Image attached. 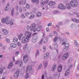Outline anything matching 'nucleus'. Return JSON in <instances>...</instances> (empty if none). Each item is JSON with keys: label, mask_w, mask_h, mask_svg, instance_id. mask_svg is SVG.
<instances>
[{"label": "nucleus", "mask_w": 79, "mask_h": 79, "mask_svg": "<svg viewBox=\"0 0 79 79\" xmlns=\"http://www.w3.org/2000/svg\"><path fill=\"white\" fill-rule=\"evenodd\" d=\"M19 65L20 67H21L23 66V60H21L20 61Z\"/></svg>", "instance_id": "obj_33"}, {"label": "nucleus", "mask_w": 79, "mask_h": 79, "mask_svg": "<svg viewBox=\"0 0 79 79\" xmlns=\"http://www.w3.org/2000/svg\"><path fill=\"white\" fill-rule=\"evenodd\" d=\"M52 25V23H49L48 25V26H51Z\"/></svg>", "instance_id": "obj_62"}, {"label": "nucleus", "mask_w": 79, "mask_h": 79, "mask_svg": "<svg viewBox=\"0 0 79 79\" xmlns=\"http://www.w3.org/2000/svg\"><path fill=\"white\" fill-rule=\"evenodd\" d=\"M69 56V54L67 52V53H65L64 54L63 56L62 57V59H63L64 60H65L68 58V56Z\"/></svg>", "instance_id": "obj_8"}, {"label": "nucleus", "mask_w": 79, "mask_h": 79, "mask_svg": "<svg viewBox=\"0 0 79 79\" xmlns=\"http://www.w3.org/2000/svg\"><path fill=\"white\" fill-rule=\"evenodd\" d=\"M63 41L62 42H64L65 44L67 42V40L66 39H63Z\"/></svg>", "instance_id": "obj_53"}, {"label": "nucleus", "mask_w": 79, "mask_h": 79, "mask_svg": "<svg viewBox=\"0 0 79 79\" xmlns=\"http://www.w3.org/2000/svg\"><path fill=\"white\" fill-rule=\"evenodd\" d=\"M1 21L2 23H6V24H9L10 22V18L7 16L5 18L2 19Z\"/></svg>", "instance_id": "obj_2"}, {"label": "nucleus", "mask_w": 79, "mask_h": 79, "mask_svg": "<svg viewBox=\"0 0 79 79\" xmlns=\"http://www.w3.org/2000/svg\"><path fill=\"white\" fill-rule=\"evenodd\" d=\"M2 31L3 32V35H7L8 34V33H9L8 31L5 29H3Z\"/></svg>", "instance_id": "obj_9"}, {"label": "nucleus", "mask_w": 79, "mask_h": 79, "mask_svg": "<svg viewBox=\"0 0 79 79\" xmlns=\"http://www.w3.org/2000/svg\"><path fill=\"white\" fill-rule=\"evenodd\" d=\"M29 75L28 73H26V76H25V78L26 79H27L28 77H29Z\"/></svg>", "instance_id": "obj_41"}, {"label": "nucleus", "mask_w": 79, "mask_h": 79, "mask_svg": "<svg viewBox=\"0 0 79 79\" xmlns=\"http://www.w3.org/2000/svg\"><path fill=\"white\" fill-rule=\"evenodd\" d=\"M70 72V70L69 69H67L65 72V76H67L69 74V72Z\"/></svg>", "instance_id": "obj_17"}, {"label": "nucleus", "mask_w": 79, "mask_h": 79, "mask_svg": "<svg viewBox=\"0 0 79 79\" xmlns=\"http://www.w3.org/2000/svg\"><path fill=\"white\" fill-rule=\"evenodd\" d=\"M41 2L42 3V4L43 5H45V0H41Z\"/></svg>", "instance_id": "obj_37"}, {"label": "nucleus", "mask_w": 79, "mask_h": 79, "mask_svg": "<svg viewBox=\"0 0 79 79\" xmlns=\"http://www.w3.org/2000/svg\"><path fill=\"white\" fill-rule=\"evenodd\" d=\"M58 8L60 9L61 10H64V9H65V6L62 4H60L58 5Z\"/></svg>", "instance_id": "obj_10"}, {"label": "nucleus", "mask_w": 79, "mask_h": 79, "mask_svg": "<svg viewBox=\"0 0 79 79\" xmlns=\"http://www.w3.org/2000/svg\"><path fill=\"white\" fill-rule=\"evenodd\" d=\"M29 72L30 73H32L33 72V69L32 67L30 69V70H29Z\"/></svg>", "instance_id": "obj_42"}, {"label": "nucleus", "mask_w": 79, "mask_h": 79, "mask_svg": "<svg viewBox=\"0 0 79 79\" xmlns=\"http://www.w3.org/2000/svg\"><path fill=\"white\" fill-rule=\"evenodd\" d=\"M61 45H64L65 47L68 48H69V45L68 43L66 44V43H65L64 42H62Z\"/></svg>", "instance_id": "obj_15"}, {"label": "nucleus", "mask_w": 79, "mask_h": 79, "mask_svg": "<svg viewBox=\"0 0 79 79\" xmlns=\"http://www.w3.org/2000/svg\"><path fill=\"white\" fill-rule=\"evenodd\" d=\"M70 5L73 8H76L78 6L79 3L77 0H72L70 2Z\"/></svg>", "instance_id": "obj_1"}, {"label": "nucleus", "mask_w": 79, "mask_h": 79, "mask_svg": "<svg viewBox=\"0 0 79 79\" xmlns=\"http://www.w3.org/2000/svg\"><path fill=\"white\" fill-rule=\"evenodd\" d=\"M65 8H66L67 9H69V10H70L71 8V6L70 5V4L69 3L66 4L65 5Z\"/></svg>", "instance_id": "obj_14"}, {"label": "nucleus", "mask_w": 79, "mask_h": 79, "mask_svg": "<svg viewBox=\"0 0 79 79\" xmlns=\"http://www.w3.org/2000/svg\"><path fill=\"white\" fill-rule=\"evenodd\" d=\"M29 40L30 39L29 38V37L23 36L22 39V42L23 44L27 43V42H29Z\"/></svg>", "instance_id": "obj_4"}, {"label": "nucleus", "mask_w": 79, "mask_h": 79, "mask_svg": "<svg viewBox=\"0 0 79 79\" xmlns=\"http://www.w3.org/2000/svg\"><path fill=\"white\" fill-rule=\"evenodd\" d=\"M23 10L24 11H27V10L24 7H23Z\"/></svg>", "instance_id": "obj_58"}, {"label": "nucleus", "mask_w": 79, "mask_h": 79, "mask_svg": "<svg viewBox=\"0 0 79 79\" xmlns=\"http://www.w3.org/2000/svg\"><path fill=\"white\" fill-rule=\"evenodd\" d=\"M20 72V70L19 69H17L16 72L14 74V76L15 78H18V77H19V76Z\"/></svg>", "instance_id": "obj_6"}, {"label": "nucleus", "mask_w": 79, "mask_h": 79, "mask_svg": "<svg viewBox=\"0 0 79 79\" xmlns=\"http://www.w3.org/2000/svg\"><path fill=\"white\" fill-rule=\"evenodd\" d=\"M62 66L61 64H60L57 67V71L59 73H60L61 72V70H62Z\"/></svg>", "instance_id": "obj_13"}, {"label": "nucleus", "mask_w": 79, "mask_h": 79, "mask_svg": "<svg viewBox=\"0 0 79 79\" xmlns=\"http://www.w3.org/2000/svg\"><path fill=\"white\" fill-rule=\"evenodd\" d=\"M26 2V0H23V1H21L19 2L20 4H22V5H24Z\"/></svg>", "instance_id": "obj_26"}, {"label": "nucleus", "mask_w": 79, "mask_h": 79, "mask_svg": "<svg viewBox=\"0 0 79 79\" xmlns=\"http://www.w3.org/2000/svg\"><path fill=\"white\" fill-rule=\"evenodd\" d=\"M9 8H10V4L8 3L7 4V6L4 9L5 11H8V9H9Z\"/></svg>", "instance_id": "obj_21"}, {"label": "nucleus", "mask_w": 79, "mask_h": 79, "mask_svg": "<svg viewBox=\"0 0 79 79\" xmlns=\"http://www.w3.org/2000/svg\"><path fill=\"white\" fill-rule=\"evenodd\" d=\"M42 26L41 25L39 26L37 28L36 30H37V32H39L42 29Z\"/></svg>", "instance_id": "obj_18"}, {"label": "nucleus", "mask_w": 79, "mask_h": 79, "mask_svg": "<svg viewBox=\"0 0 79 79\" xmlns=\"http://www.w3.org/2000/svg\"><path fill=\"white\" fill-rule=\"evenodd\" d=\"M10 24L11 26H12L14 24V23L13 22V21H11L10 22Z\"/></svg>", "instance_id": "obj_61"}, {"label": "nucleus", "mask_w": 79, "mask_h": 79, "mask_svg": "<svg viewBox=\"0 0 79 79\" xmlns=\"http://www.w3.org/2000/svg\"><path fill=\"white\" fill-rule=\"evenodd\" d=\"M73 65L72 64H71L70 65H69V69H71V68H72V67H73Z\"/></svg>", "instance_id": "obj_60"}, {"label": "nucleus", "mask_w": 79, "mask_h": 79, "mask_svg": "<svg viewBox=\"0 0 79 79\" xmlns=\"http://www.w3.org/2000/svg\"><path fill=\"white\" fill-rule=\"evenodd\" d=\"M23 59L24 62L25 63H27L28 60H29V58H28V55H25L23 57Z\"/></svg>", "instance_id": "obj_11"}, {"label": "nucleus", "mask_w": 79, "mask_h": 79, "mask_svg": "<svg viewBox=\"0 0 79 79\" xmlns=\"http://www.w3.org/2000/svg\"><path fill=\"white\" fill-rule=\"evenodd\" d=\"M48 57H49V53H46L44 55V58L45 59H48Z\"/></svg>", "instance_id": "obj_24"}, {"label": "nucleus", "mask_w": 79, "mask_h": 79, "mask_svg": "<svg viewBox=\"0 0 79 79\" xmlns=\"http://www.w3.org/2000/svg\"><path fill=\"white\" fill-rule=\"evenodd\" d=\"M5 69V67H4L2 68V65L0 64V74H2L3 71Z\"/></svg>", "instance_id": "obj_12"}, {"label": "nucleus", "mask_w": 79, "mask_h": 79, "mask_svg": "<svg viewBox=\"0 0 79 79\" xmlns=\"http://www.w3.org/2000/svg\"><path fill=\"white\" fill-rule=\"evenodd\" d=\"M11 15L12 16H14V9H13L12 10Z\"/></svg>", "instance_id": "obj_38"}, {"label": "nucleus", "mask_w": 79, "mask_h": 79, "mask_svg": "<svg viewBox=\"0 0 79 79\" xmlns=\"http://www.w3.org/2000/svg\"><path fill=\"white\" fill-rule=\"evenodd\" d=\"M18 41V39L17 37H15L14 39L13 42H16Z\"/></svg>", "instance_id": "obj_35"}, {"label": "nucleus", "mask_w": 79, "mask_h": 79, "mask_svg": "<svg viewBox=\"0 0 79 79\" xmlns=\"http://www.w3.org/2000/svg\"><path fill=\"white\" fill-rule=\"evenodd\" d=\"M54 34L55 36H57L58 35V33H57V32L56 31H54Z\"/></svg>", "instance_id": "obj_55"}, {"label": "nucleus", "mask_w": 79, "mask_h": 79, "mask_svg": "<svg viewBox=\"0 0 79 79\" xmlns=\"http://www.w3.org/2000/svg\"><path fill=\"white\" fill-rule=\"evenodd\" d=\"M55 2H52L50 1L49 3V6H52V5H55Z\"/></svg>", "instance_id": "obj_23"}, {"label": "nucleus", "mask_w": 79, "mask_h": 79, "mask_svg": "<svg viewBox=\"0 0 79 79\" xmlns=\"http://www.w3.org/2000/svg\"><path fill=\"white\" fill-rule=\"evenodd\" d=\"M22 36H23V34L19 35L18 36V38L19 40H21V37H22Z\"/></svg>", "instance_id": "obj_36"}, {"label": "nucleus", "mask_w": 79, "mask_h": 79, "mask_svg": "<svg viewBox=\"0 0 79 79\" xmlns=\"http://www.w3.org/2000/svg\"><path fill=\"white\" fill-rule=\"evenodd\" d=\"M59 13V12L58 10H55L53 11V13L54 14H56V13Z\"/></svg>", "instance_id": "obj_52"}, {"label": "nucleus", "mask_w": 79, "mask_h": 79, "mask_svg": "<svg viewBox=\"0 0 79 79\" xmlns=\"http://www.w3.org/2000/svg\"><path fill=\"white\" fill-rule=\"evenodd\" d=\"M30 31H32L33 32H36V24L35 23L32 24L30 27Z\"/></svg>", "instance_id": "obj_3"}, {"label": "nucleus", "mask_w": 79, "mask_h": 79, "mask_svg": "<svg viewBox=\"0 0 79 79\" xmlns=\"http://www.w3.org/2000/svg\"><path fill=\"white\" fill-rule=\"evenodd\" d=\"M19 54V52H17L15 53V55L16 56H18V55Z\"/></svg>", "instance_id": "obj_56"}, {"label": "nucleus", "mask_w": 79, "mask_h": 79, "mask_svg": "<svg viewBox=\"0 0 79 79\" xmlns=\"http://www.w3.org/2000/svg\"><path fill=\"white\" fill-rule=\"evenodd\" d=\"M31 35H32V33L28 31H26L25 33V36L27 37H29V39H30V37H31Z\"/></svg>", "instance_id": "obj_5"}, {"label": "nucleus", "mask_w": 79, "mask_h": 79, "mask_svg": "<svg viewBox=\"0 0 79 79\" xmlns=\"http://www.w3.org/2000/svg\"><path fill=\"white\" fill-rule=\"evenodd\" d=\"M25 7H26V8H27L28 9L29 8H30V6L29 5V4H26Z\"/></svg>", "instance_id": "obj_43"}, {"label": "nucleus", "mask_w": 79, "mask_h": 79, "mask_svg": "<svg viewBox=\"0 0 79 79\" xmlns=\"http://www.w3.org/2000/svg\"><path fill=\"white\" fill-rule=\"evenodd\" d=\"M68 50V48L65 47L63 49V51H64V52H66Z\"/></svg>", "instance_id": "obj_45"}, {"label": "nucleus", "mask_w": 79, "mask_h": 79, "mask_svg": "<svg viewBox=\"0 0 79 79\" xmlns=\"http://www.w3.org/2000/svg\"><path fill=\"white\" fill-rule=\"evenodd\" d=\"M17 44L18 45V46L19 47H20L21 46H22V45L21 44V43L20 42H18Z\"/></svg>", "instance_id": "obj_39"}, {"label": "nucleus", "mask_w": 79, "mask_h": 79, "mask_svg": "<svg viewBox=\"0 0 79 79\" xmlns=\"http://www.w3.org/2000/svg\"><path fill=\"white\" fill-rule=\"evenodd\" d=\"M19 15V12H18V11H17L16 12V14H15V16H18V15Z\"/></svg>", "instance_id": "obj_64"}, {"label": "nucleus", "mask_w": 79, "mask_h": 79, "mask_svg": "<svg viewBox=\"0 0 79 79\" xmlns=\"http://www.w3.org/2000/svg\"><path fill=\"white\" fill-rule=\"evenodd\" d=\"M13 61L10 62L8 66V69H10V68H11L13 66Z\"/></svg>", "instance_id": "obj_22"}, {"label": "nucleus", "mask_w": 79, "mask_h": 79, "mask_svg": "<svg viewBox=\"0 0 79 79\" xmlns=\"http://www.w3.org/2000/svg\"><path fill=\"white\" fill-rule=\"evenodd\" d=\"M54 47L55 48H58V44L56 43L54 44Z\"/></svg>", "instance_id": "obj_51"}, {"label": "nucleus", "mask_w": 79, "mask_h": 79, "mask_svg": "<svg viewBox=\"0 0 79 79\" xmlns=\"http://www.w3.org/2000/svg\"><path fill=\"white\" fill-rule=\"evenodd\" d=\"M42 64H41L39 65V66L38 67V69H40L42 68Z\"/></svg>", "instance_id": "obj_46"}, {"label": "nucleus", "mask_w": 79, "mask_h": 79, "mask_svg": "<svg viewBox=\"0 0 79 79\" xmlns=\"http://www.w3.org/2000/svg\"><path fill=\"white\" fill-rule=\"evenodd\" d=\"M72 21H73L75 23H79V20L78 19H75V18L72 19Z\"/></svg>", "instance_id": "obj_20"}, {"label": "nucleus", "mask_w": 79, "mask_h": 79, "mask_svg": "<svg viewBox=\"0 0 79 79\" xmlns=\"http://www.w3.org/2000/svg\"><path fill=\"white\" fill-rule=\"evenodd\" d=\"M6 42H10V39L8 38H6Z\"/></svg>", "instance_id": "obj_54"}, {"label": "nucleus", "mask_w": 79, "mask_h": 79, "mask_svg": "<svg viewBox=\"0 0 79 79\" xmlns=\"http://www.w3.org/2000/svg\"><path fill=\"white\" fill-rule=\"evenodd\" d=\"M31 68V66L30 65H28V66L26 68V71H27H27H29L30 69Z\"/></svg>", "instance_id": "obj_29"}, {"label": "nucleus", "mask_w": 79, "mask_h": 79, "mask_svg": "<svg viewBox=\"0 0 79 79\" xmlns=\"http://www.w3.org/2000/svg\"><path fill=\"white\" fill-rule=\"evenodd\" d=\"M34 17H35V15H31L30 16L29 18V19H31L34 18Z\"/></svg>", "instance_id": "obj_40"}, {"label": "nucleus", "mask_w": 79, "mask_h": 79, "mask_svg": "<svg viewBox=\"0 0 79 79\" xmlns=\"http://www.w3.org/2000/svg\"><path fill=\"white\" fill-rule=\"evenodd\" d=\"M54 76L55 79H57L59 78V76H58V74L57 73L54 74Z\"/></svg>", "instance_id": "obj_27"}, {"label": "nucleus", "mask_w": 79, "mask_h": 79, "mask_svg": "<svg viewBox=\"0 0 79 79\" xmlns=\"http://www.w3.org/2000/svg\"><path fill=\"white\" fill-rule=\"evenodd\" d=\"M32 2L33 3H35V2H36V4H39V0H31Z\"/></svg>", "instance_id": "obj_31"}, {"label": "nucleus", "mask_w": 79, "mask_h": 79, "mask_svg": "<svg viewBox=\"0 0 79 79\" xmlns=\"http://www.w3.org/2000/svg\"><path fill=\"white\" fill-rule=\"evenodd\" d=\"M43 50H44L43 51V52H45V50H46V47H45V46H44L43 47Z\"/></svg>", "instance_id": "obj_49"}, {"label": "nucleus", "mask_w": 79, "mask_h": 79, "mask_svg": "<svg viewBox=\"0 0 79 79\" xmlns=\"http://www.w3.org/2000/svg\"><path fill=\"white\" fill-rule=\"evenodd\" d=\"M39 50H37L35 53V58H36V57H37V55H39Z\"/></svg>", "instance_id": "obj_44"}, {"label": "nucleus", "mask_w": 79, "mask_h": 79, "mask_svg": "<svg viewBox=\"0 0 79 79\" xmlns=\"http://www.w3.org/2000/svg\"><path fill=\"white\" fill-rule=\"evenodd\" d=\"M39 39L38 36H35L33 37L31 40V41L33 43H35Z\"/></svg>", "instance_id": "obj_7"}, {"label": "nucleus", "mask_w": 79, "mask_h": 79, "mask_svg": "<svg viewBox=\"0 0 79 79\" xmlns=\"http://www.w3.org/2000/svg\"><path fill=\"white\" fill-rule=\"evenodd\" d=\"M21 18L23 19H24L26 18V16L24 15V14H23L21 15Z\"/></svg>", "instance_id": "obj_48"}, {"label": "nucleus", "mask_w": 79, "mask_h": 79, "mask_svg": "<svg viewBox=\"0 0 79 79\" xmlns=\"http://www.w3.org/2000/svg\"><path fill=\"white\" fill-rule=\"evenodd\" d=\"M58 39V37H55L54 39V42H56L57 40Z\"/></svg>", "instance_id": "obj_50"}, {"label": "nucleus", "mask_w": 79, "mask_h": 79, "mask_svg": "<svg viewBox=\"0 0 79 79\" xmlns=\"http://www.w3.org/2000/svg\"><path fill=\"white\" fill-rule=\"evenodd\" d=\"M19 12L21 13L22 11V8H21V7H20L19 9Z\"/></svg>", "instance_id": "obj_59"}, {"label": "nucleus", "mask_w": 79, "mask_h": 79, "mask_svg": "<svg viewBox=\"0 0 79 79\" xmlns=\"http://www.w3.org/2000/svg\"><path fill=\"white\" fill-rule=\"evenodd\" d=\"M49 2V0H46V1H45V4H48V3Z\"/></svg>", "instance_id": "obj_57"}, {"label": "nucleus", "mask_w": 79, "mask_h": 79, "mask_svg": "<svg viewBox=\"0 0 79 79\" xmlns=\"http://www.w3.org/2000/svg\"><path fill=\"white\" fill-rule=\"evenodd\" d=\"M57 64H53L52 66V71H55V69H56V66H57Z\"/></svg>", "instance_id": "obj_19"}, {"label": "nucleus", "mask_w": 79, "mask_h": 79, "mask_svg": "<svg viewBox=\"0 0 79 79\" xmlns=\"http://www.w3.org/2000/svg\"><path fill=\"white\" fill-rule=\"evenodd\" d=\"M32 14V12H26L25 13L26 16H29V15H31Z\"/></svg>", "instance_id": "obj_28"}, {"label": "nucleus", "mask_w": 79, "mask_h": 79, "mask_svg": "<svg viewBox=\"0 0 79 79\" xmlns=\"http://www.w3.org/2000/svg\"><path fill=\"white\" fill-rule=\"evenodd\" d=\"M42 15V14L40 12H39L36 14V16L37 17H40Z\"/></svg>", "instance_id": "obj_30"}, {"label": "nucleus", "mask_w": 79, "mask_h": 79, "mask_svg": "<svg viewBox=\"0 0 79 79\" xmlns=\"http://www.w3.org/2000/svg\"><path fill=\"white\" fill-rule=\"evenodd\" d=\"M74 45L76 47H78L79 45V44H78V43L77 42V41L76 40H75L74 41Z\"/></svg>", "instance_id": "obj_32"}, {"label": "nucleus", "mask_w": 79, "mask_h": 79, "mask_svg": "<svg viewBox=\"0 0 79 79\" xmlns=\"http://www.w3.org/2000/svg\"><path fill=\"white\" fill-rule=\"evenodd\" d=\"M27 46V44H25L23 46V49L24 50H25V49H26Z\"/></svg>", "instance_id": "obj_47"}, {"label": "nucleus", "mask_w": 79, "mask_h": 79, "mask_svg": "<svg viewBox=\"0 0 79 79\" xmlns=\"http://www.w3.org/2000/svg\"><path fill=\"white\" fill-rule=\"evenodd\" d=\"M43 41V42L44 43H47L48 42V40H47V38L46 37H44L43 39H42Z\"/></svg>", "instance_id": "obj_25"}, {"label": "nucleus", "mask_w": 79, "mask_h": 79, "mask_svg": "<svg viewBox=\"0 0 79 79\" xmlns=\"http://www.w3.org/2000/svg\"><path fill=\"white\" fill-rule=\"evenodd\" d=\"M43 42V40L42 39L41 40L40 42V45L42 44Z\"/></svg>", "instance_id": "obj_63"}, {"label": "nucleus", "mask_w": 79, "mask_h": 79, "mask_svg": "<svg viewBox=\"0 0 79 79\" xmlns=\"http://www.w3.org/2000/svg\"><path fill=\"white\" fill-rule=\"evenodd\" d=\"M43 64L44 66V67H47V65H48V64L47 62H43Z\"/></svg>", "instance_id": "obj_34"}, {"label": "nucleus", "mask_w": 79, "mask_h": 79, "mask_svg": "<svg viewBox=\"0 0 79 79\" xmlns=\"http://www.w3.org/2000/svg\"><path fill=\"white\" fill-rule=\"evenodd\" d=\"M10 47L13 48H16L17 47V44L15 43H12L10 44Z\"/></svg>", "instance_id": "obj_16"}]
</instances>
